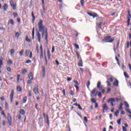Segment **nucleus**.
<instances>
[{
	"instance_id": "obj_1",
	"label": "nucleus",
	"mask_w": 131,
	"mask_h": 131,
	"mask_svg": "<svg viewBox=\"0 0 131 131\" xmlns=\"http://www.w3.org/2000/svg\"><path fill=\"white\" fill-rule=\"evenodd\" d=\"M38 30L39 32H42V37L45 36V26L43 25L42 20L40 19L38 23Z\"/></svg>"
},
{
	"instance_id": "obj_2",
	"label": "nucleus",
	"mask_w": 131,
	"mask_h": 131,
	"mask_svg": "<svg viewBox=\"0 0 131 131\" xmlns=\"http://www.w3.org/2000/svg\"><path fill=\"white\" fill-rule=\"evenodd\" d=\"M103 41L105 42H110L111 43L112 42L114 41V38H112L111 36H106L105 38L103 39Z\"/></svg>"
},
{
	"instance_id": "obj_3",
	"label": "nucleus",
	"mask_w": 131,
	"mask_h": 131,
	"mask_svg": "<svg viewBox=\"0 0 131 131\" xmlns=\"http://www.w3.org/2000/svg\"><path fill=\"white\" fill-rule=\"evenodd\" d=\"M7 120L8 122L9 125L11 126L12 125V116H11V114L9 113L7 114Z\"/></svg>"
},
{
	"instance_id": "obj_4",
	"label": "nucleus",
	"mask_w": 131,
	"mask_h": 131,
	"mask_svg": "<svg viewBox=\"0 0 131 131\" xmlns=\"http://www.w3.org/2000/svg\"><path fill=\"white\" fill-rule=\"evenodd\" d=\"M42 5L43 11L41 10V15L42 16H43V14L46 13V8H45V0H42Z\"/></svg>"
},
{
	"instance_id": "obj_5",
	"label": "nucleus",
	"mask_w": 131,
	"mask_h": 131,
	"mask_svg": "<svg viewBox=\"0 0 131 131\" xmlns=\"http://www.w3.org/2000/svg\"><path fill=\"white\" fill-rule=\"evenodd\" d=\"M15 93V91L14 90H12L11 92V94L10 95V103H13V100H14V94Z\"/></svg>"
},
{
	"instance_id": "obj_6",
	"label": "nucleus",
	"mask_w": 131,
	"mask_h": 131,
	"mask_svg": "<svg viewBox=\"0 0 131 131\" xmlns=\"http://www.w3.org/2000/svg\"><path fill=\"white\" fill-rule=\"evenodd\" d=\"M108 103H110L111 106H112V107H113V106H114V103H115V99L113 98H110L108 100Z\"/></svg>"
},
{
	"instance_id": "obj_7",
	"label": "nucleus",
	"mask_w": 131,
	"mask_h": 131,
	"mask_svg": "<svg viewBox=\"0 0 131 131\" xmlns=\"http://www.w3.org/2000/svg\"><path fill=\"white\" fill-rule=\"evenodd\" d=\"M88 14L90 16V17H93V18H96L98 17V14L96 13H92V12H87Z\"/></svg>"
},
{
	"instance_id": "obj_8",
	"label": "nucleus",
	"mask_w": 131,
	"mask_h": 131,
	"mask_svg": "<svg viewBox=\"0 0 131 131\" xmlns=\"http://www.w3.org/2000/svg\"><path fill=\"white\" fill-rule=\"evenodd\" d=\"M36 50L38 54V53H41V52H43V50L42 49V45H41L40 46L39 50H38V46H37V47L36 48Z\"/></svg>"
},
{
	"instance_id": "obj_9",
	"label": "nucleus",
	"mask_w": 131,
	"mask_h": 131,
	"mask_svg": "<svg viewBox=\"0 0 131 131\" xmlns=\"http://www.w3.org/2000/svg\"><path fill=\"white\" fill-rule=\"evenodd\" d=\"M97 89H99L100 91L103 90V86H102V85H101L100 81H98L97 82Z\"/></svg>"
},
{
	"instance_id": "obj_10",
	"label": "nucleus",
	"mask_w": 131,
	"mask_h": 131,
	"mask_svg": "<svg viewBox=\"0 0 131 131\" xmlns=\"http://www.w3.org/2000/svg\"><path fill=\"white\" fill-rule=\"evenodd\" d=\"M83 62H82V59H81V58H80V60L78 62V66L79 67H83Z\"/></svg>"
},
{
	"instance_id": "obj_11",
	"label": "nucleus",
	"mask_w": 131,
	"mask_h": 131,
	"mask_svg": "<svg viewBox=\"0 0 131 131\" xmlns=\"http://www.w3.org/2000/svg\"><path fill=\"white\" fill-rule=\"evenodd\" d=\"M10 6L13 7V10H15L16 8L17 7V5L14 3V1H10Z\"/></svg>"
},
{
	"instance_id": "obj_12",
	"label": "nucleus",
	"mask_w": 131,
	"mask_h": 131,
	"mask_svg": "<svg viewBox=\"0 0 131 131\" xmlns=\"http://www.w3.org/2000/svg\"><path fill=\"white\" fill-rule=\"evenodd\" d=\"M10 6L13 7V10H15L16 8L17 7V5L14 3V1H10Z\"/></svg>"
},
{
	"instance_id": "obj_13",
	"label": "nucleus",
	"mask_w": 131,
	"mask_h": 131,
	"mask_svg": "<svg viewBox=\"0 0 131 131\" xmlns=\"http://www.w3.org/2000/svg\"><path fill=\"white\" fill-rule=\"evenodd\" d=\"M3 61H4V58H3V57H1L0 58V73H2V71H1V69H2V66L3 64Z\"/></svg>"
},
{
	"instance_id": "obj_14",
	"label": "nucleus",
	"mask_w": 131,
	"mask_h": 131,
	"mask_svg": "<svg viewBox=\"0 0 131 131\" xmlns=\"http://www.w3.org/2000/svg\"><path fill=\"white\" fill-rule=\"evenodd\" d=\"M9 24H11L12 26H14V25H15V21H14L13 19H10V21L8 23V25H9Z\"/></svg>"
},
{
	"instance_id": "obj_15",
	"label": "nucleus",
	"mask_w": 131,
	"mask_h": 131,
	"mask_svg": "<svg viewBox=\"0 0 131 131\" xmlns=\"http://www.w3.org/2000/svg\"><path fill=\"white\" fill-rule=\"evenodd\" d=\"M37 39H38V41L39 42H40L41 35H40V33H39V32H37Z\"/></svg>"
},
{
	"instance_id": "obj_16",
	"label": "nucleus",
	"mask_w": 131,
	"mask_h": 131,
	"mask_svg": "<svg viewBox=\"0 0 131 131\" xmlns=\"http://www.w3.org/2000/svg\"><path fill=\"white\" fill-rule=\"evenodd\" d=\"M48 29L46 28V30H45V39H46L47 42H48Z\"/></svg>"
},
{
	"instance_id": "obj_17",
	"label": "nucleus",
	"mask_w": 131,
	"mask_h": 131,
	"mask_svg": "<svg viewBox=\"0 0 131 131\" xmlns=\"http://www.w3.org/2000/svg\"><path fill=\"white\" fill-rule=\"evenodd\" d=\"M103 113H105V111H107L108 110V106H107V104H105L103 106Z\"/></svg>"
},
{
	"instance_id": "obj_18",
	"label": "nucleus",
	"mask_w": 131,
	"mask_h": 131,
	"mask_svg": "<svg viewBox=\"0 0 131 131\" xmlns=\"http://www.w3.org/2000/svg\"><path fill=\"white\" fill-rule=\"evenodd\" d=\"M29 78L31 80H32L33 79V74H32V72H31L29 74Z\"/></svg>"
},
{
	"instance_id": "obj_19",
	"label": "nucleus",
	"mask_w": 131,
	"mask_h": 131,
	"mask_svg": "<svg viewBox=\"0 0 131 131\" xmlns=\"http://www.w3.org/2000/svg\"><path fill=\"white\" fill-rule=\"evenodd\" d=\"M96 88H94L91 92V94L93 95V97H96L97 94H96Z\"/></svg>"
},
{
	"instance_id": "obj_20",
	"label": "nucleus",
	"mask_w": 131,
	"mask_h": 131,
	"mask_svg": "<svg viewBox=\"0 0 131 131\" xmlns=\"http://www.w3.org/2000/svg\"><path fill=\"white\" fill-rule=\"evenodd\" d=\"M3 9L4 11H7V10H8V4H7V3L4 4V5L3 6Z\"/></svg>"
},
{
	"instance_id": "obj_21",
	"label": "nucleus",
	"mask_w": 131,
	"mask_h": 131,
	"mask_svg": "<svg viewBox=\"0 0 131 131\" xmlns=\"http://www.w3.org/2000/svg\"><path fill=\"white\" fill-rule=\"evenodd\" d=\"M19 113L21 115H25V111L24 109H20L19 110Z\"/></svg>"
},
{
	"instance_id": "obj_22",
	"label": "nucleus",
	"mask_w": 131,
	"mask_h": 131,
	"mask_svg": "<svg viewBox=\"0 0 131 131\" xmlns=\"http://www.w3.org/2000/svg\"><path fill=\"white\" fill-rule=\"evenodd\" d=\"M122 106H123V103H121L120 104V105H119V111H122L123 110V108L122 107Z\"/></svg>"
},
{
	"instance_id": "obj_23",
	"label": "nucleus",
	"mask_w": 131,
	"mask_h": 131,
	"mask_svg": "<svg viewBox=\"0 0 131 131\" xmlns=\"http://www.w3.org/2000/svg\"><path fill=\"white\" fill-rule=\"evenodd\" d=\"M118 80L116 79V81L113 83V85H114V86H118Z\"/></svg>"
},
{
	"instance_id": "obj_24",
	"label": "nucleus",
	"mask_w": 131,
	"mask_h": 131,
	"mask_svg": "<svg viewBox=\"0 0 131 131\" xmlns=\"http://www.w3.org/2000/svg\"><path fill=\"white\" fill-rule=\"evenodd\" d=\"M20 35H21L20 33H19L18 32L15 33V36L16 38H17V39L19 38V36H20Z\"/></svg>"
},
{
	"instance_id": "obj_25",
	"label": "nucleus",
	"mask_w": 131,
	"mask_h": 131,
	"mask_svg": "<svg viewBox=\"0 0 131 131\" xmlns=\"http://www.w3.org/2000/svg\"><path fill=\"white\" fill-rule=\"evenodd\" d=\"M32 17L33 18L32 22V23H34V21H35V16L33 14V12H32Z\"/></svg>"
},
{
	"instance_id": "obj_26",
	"label": "nucleus",
	"mask_w": 131,
	"mask_h": 131,
	"mask_svg": "<svg viewBox=\"0 0 131 131\" xmlns=\"http://www.w3.org/2000/svg\"><path fill=\"white\" fill-rule=\"evenodd\" d=\"M30 52V51H29V50H26L25 53V55L26 57H28L29 56Z\"/></svg>"
},
{
	"instance_id": "obj_27",
	"label": "nucleus",
	"mask_w": 131,
	"mask_h": 131,
	"mask_svg": "<svg viewBox=\"0 0 131 131\" xmlns=\"http://www.w3.org/2000/svg\"><path fill=\"white\" fill-rule=\"evenodd\" d=\"M34 92L35 93V95H37V94H38V89H37V88H35L34 89Z\"/></svg>"
},
{
	"instance_id": "obj_28",
	"label": "nucleus",
	"mask_w": 131,
	"mask_h": 131,
	"mask_svg": "<svg viewBox=\"0 0 131 131\" xmlns=\"http://www.w3.org/2000/svg\"><path fill=\"white\" fill-rule=\"evenodd\" d=\"M22 74L25 75L26 73H27V69H25L21 71Z\"/></svg>"
},
{
	"instance_id": "obj_29",
	"label": "nucleus",
	"mask_w": 131,
	"mask_h": 131,
	"mask_svg": "<svg viewBox=\"0 0 131 131\" xmlns=\"http://www.w3.org/2000/svg\"><path fill=\"white\" fill-rule=\"evenodd\" d=\"M124 76L125 78H129V75H128V74H127L125 72H124Z\"/></svg>"
},
{
	"instance_id": "obj_30",
	"label": "nucleus",
	"mask_w": 131,
	"mask_h": 131,
	"mask_svg": "<svg viewBox=\"0 0 131 131\" xmlns=\"http://www.w3.org/2000/svg\"><path fill=\"white\" fill-rule=\"evenodd\" d=\"M39 53H40V60H41V59L43 58V51L41 52H39Z\"/></svg>"
},
{
	"instance_id": "obj_31",
	"label": "nucleus",
	"mask_w": 131,
	"mask_h": 131,
	"mask_svg": "<svg viewBox=\"0 0 131 131\" xmlns=\"http://www.w3.org/2000/svg\"><path fill=\"white\" fill-rule=\"evenodd\" d=\"M17 92H22V88H21L20 86H17Z\"/></svg>"
},
{
	"instance_id": "obj_32",
	"label": "nucleus",
	"mask_w": 131,
	"mask_h": 131,
	"mask_svg": "<svg viewBox=\"0 0 131 131\" xmlns=\"http://www.w3.org/2000/svg\"><path fill=\"white\" fill-rule=\"evenodd\" d=\"M7 64L8 65H12L13 64V61H12L11 59H9L7 61Z\"/></svg>"
},
{
	"instance_id": "obj_33",
	"label": "nucleus",
	"mask_w": 131,
	"mask_h": 131,
	"mask_svg": "<svg viewBox=\"0 0 131 131\" xmlns=\"http://www.w3.org/2000/svg\"><path fill=\"white\" fill-rule=\"evenodd\" d=\"M27 101V97L25 96L23 98V103H26Z\"/></svg>"
},
{
	"instance_id": "obj_34",
	"label": "nucleus",
	"mask_w": 131,
	"mask_h": 131,
	"mask_svg": "<svg viewBox=\"0 0 131 131\" xmlns=\"http://www.w3.org/2000/svg\"><path fill=\"white\" fill-rule=\"evenodd\" d=\"M32 39H34V27L32 29Z\"/></svg>"
},
{
	"instance_id": "obj_35",
	"label": "nucleus",
	"mask_w": 131,
	"mask_h": 131,
	"mask_svg": "<svg viewBox=\"0 0 131 131\" xmlns=\"http://www.w3.org/2000/svg\"><path fill=\"white\" fill-rule=\"evenodd\" d=\"M14 53H15V50L14 49H12L10 50V55H14Z\"/></svg>"
},
{
	"instance_id": "obj_36",
	"label": "nucleus",
	"mask_w": 131,
	"mask_h": 131,
	"mask_svg": "<svg viewBox=\"0 0 131 131\" xmlns=\"http://www.w3.org/2000/svg\"><path fill=\"white\" fill-rule=\"evenodd\" d=\"M1 115H3L4 118H6V114H5V112L4 111H2Z\"/></svg>"
},
{
	"instance_id": "obj_37",
	"label": "nucleus",
	"mask_w": 131,
	"mask_h": 131,
	"mask_svg": "<svg viewBox=\"0 0 131 131\" xmlns=\"http://www.w3.org/2000/svg\"><path fill=\"white\" fill-rule=\"evenodd\" d=\"M117 123H118V124H119V125H120L121 124V118L118 120L117 121Z\"/></svg>"
},
{
	"instance_id": "obj_38",
	"label": "nucleus",
	"mask_w": 131,
	"mask_h": 131,
	"mask_svg": "<svg viewBox=\"0 0 131 131\" xmlns=\"http://www.w3.org/2000/svg\"><path fill=\"white\" fill-rule=\"evenodd\" d=\"M127 13H128V15L127 16V18H129V19H130L131 18L130 11H128Z\"/></svg>"
},
{
	"instance_id": "obj_39",
	"label": "nucleus",
	"mask_w": 131,
	"mask_h": 131,
	"mask_svg": "<svg viewBox=\"0 0 131 131\" xmlns=\"http://www.w3.org/2000/svg\"><path fill=\"white\" fill-rule=\"evenodd\" d=\"M75 53L77 55L78 59H79V58H80V54H79V53H78L77 51H76Z\"/></svg>"
},
{
	"instance_id": "obj_40",
	"label": "nucleus",
	"mask_w": 131,
	"mask_h": 131,
	"mask_svg": "<svg viewBox=\"0 0 131 131\" xmlns=\"http://www.w3.org/2000/svg\"><path fill=\"white\" fill-rule=\"evenodd\" d=\"M80 4L81 5V7H83L84 5V0H80Z\"/></svg>"
},
{
	"instance_id": "obj_41",
	"label": "nucleus",
	"mask_w": 131,
	"mask_h": 131,
	"mask_svg": "<svg viewBox=\"0 0 131 131\" xmlns=\"http://www.w3.org/2000/svg\"><path fill=\"white\" fill-rule=\"evenodd\" d=\"M26 41H28V42H30L31 41V40L28 38V36H27L26 38Z\"/></svg>"
},
{
	"instance_id": "obj_42",
	"label": "nucleus",
	"mask_w": 131,
	"mask_h": 131,
	"mask_svg": "<svg viewBox=\"0 0 131 131\" xmlns=\"http://www.w3.org/2000/svg\"><path fill=\"white\" fill-rule=\"evenodd\" d=\"M74 46H75V48L76 49H77V50H79V46H78V45H77V44H74Z\"/></svg>"
},
{
	"instance_id": "obj_43",
	"label": "nucleus",
	"mask_w": 131,
	"mask_h": 131,
	"mask_svg": "<svg viewBox=\"0 0 131 131\" xmlns=\"http://www.w3.org/2000/svg\"><path fill=\"white\" fill-rule=\"evenodd\" d=\"M124 104H125V107H126L127 108H129V105H128V103H127L126 101H125Z\"/></svg>"
},
{
	"instance_id": "obj_44",
	"label": "nucleus",
	"mask_w": 131,
	"mask_h": 131,
	"mask_svg": "<svg viewBox=\"0 0 131 131\" xmlns=\"http://www.w3.org/2000/svg\"><path fill=\"white\" fill-rule=\"evenodd\" d=\"M119 114V111H116V112H115V116H118V114Z\"/></svg>"
},
{
	"instance_id": "obj_45",
	"label": "nucleus",
	"mask_w": 131,
	"mask_h": 131,
	"mask_svg": "<svg viewBox=\"0 0 131 131\" xmlns=\"http://www.w3.org/2000/svg\"><path fill=\"white\" fill-rule=\"evenodd\" d=\"M130 18H129V17L128 18H127V26H129V24H130Z\"/></svg>"
},
{
	"instance_id": "obj_46",
	"label": "nucleus",
	"mask_w": 131,
	"mask_h": 131,
	"mask_svg": "<svg viewBox=\"0 0 131 131\" xmlns=\"http://www.w3.org/2000/svg\"><path fill=\"white\" fill-rule=\"evenodd\" d=\"M102 24L103 23L101 22L98 25V28H102Z\"/></svg>"
},
{
	"instance_id": "obj_47",
	"label": "nucleus",
	"mask_w": 131,
	"mask_h": 131,
	"mask_svg": "<svg viewBox=\"0 0 131 131\" xmlns=\"http://www.w3.org/2000/svg\"><path fill=\"white\" fill-rule=\"evenodd\" d=\"M73 82H74V83H75L76 85H79V84L78 83V82L77 80H74Z\"/></svg>"
},
{
	"instance_id": "obj_48",
	"label": "nucleus",
	"mask_w": 131,
	"mask_h": 131,
	"mask_svg": "<svg viewBox=\"0 0 131 131\" xmlns=\"http://www.w3.org/2000/svg\"><path fill=\"white\" fill-rule=\"evenodd\" d=\"M70 94L71 95V96H74V91L71 90L70 91Z\"/></svg>"
},
{
	"instance_id": "obj_49",
	"label": "nucleus",
	"mask_w": 131,
	"mask_h": 131,
	"mask_svg": "<svg viewBox=\"0 0 131 131\" xmlns=\"http://www.w3.org/2000/svg\"><path fill=\"white\" fill-rule=\"evenodd\" d=\"M48 57L49 60H51V53L50 52H48Z\"/></svg>"
},
{
	"instance_id": "obj_50",
	"label": "nucleus",
	"mask_w": 131,
	"mask_h": 131,
	"mask_svg": "<svg viewBox=\"0 0 131 131\" xmlns=\"http://www.w3.org/2000/svg\"><path fill=\"white\" fill-rule=\"evenodd\" d=\"M9 108V104H8V102H5V108L8 109Z\"/></svg>"
},
{
	"instance_id": "obj_51",
	"label": "nucleus",
	"mask_w": 131,
	"mask_h": 131,
	"mask_svg": "<svg viewBox=\"0 0 131 131\" xmlns=\"http://www.w3.org/2000/svg\"><path fill=\"white\" fill-rule=\"evenodd\" d=\"M90 84H91V82L89 81L88 82V83L86 84L88 89H90Z\"/></svg>"
},
{
	"instance_id": "obj_52",
	"label": "nucleus",
	"mask_w": 131,
	"mask_h": 131,
	"mask_svg": "<svg viewBox=\"0 0 131 131\" xmlns=\"http://www.w3.org/2000/svg\"><path fill=\"white\" fill-rule=\"evenodd\" d=\"M20 80V75L18 74L17 75V81L19 82V80Z\"/></svg>"
},
{
	"instance_id": "obj_53",
	"label": "nucleus",
	"mask_w": 131,
	"mask_h": 131,
	"mask_svg": "<svg viewBox=\"0 0 131 131\" xmlns=\"http://www.w3.org/2000/svg\"><path fill=\"white\" fill-rule=\"evenodd\" d=\"M106 83L108 86H111V83L109 81H106Z\"/></svg>"
},
{
	"instance_id": "obj_54",
	"label": "nucleus",
	"mask_w": 131,
	"mask_h": 131,
	"mask_svg": "<svg viewBox=\"0 0 131 131\" xmlns=\"http://www.w3.org/2000/svg\"><path fill=\"white\" fill-rule=\"evenodd\" d=\"M31 63V61L30 60V59L27 60L26 61V64H30Z\"/></svg>"
},
{
	"instance_id": "obj_55",
	"label": "nucleus",
	"mask_w": 131,
	"mask_h": 131,
	"mask_svg": "<svg viewBox=\"0 0 131 131\" xmlns=\"http://www.w3.org/2000/svg\"><path fill=\"white\" fill-rule=\"evenodd\" d=\"M13 16L14 17H18V13L17 12L13 13Z\"/></svg>"
},
{
	"instance_id": "obj_56",
	"label": "nucleus",
	"mask_w": 131,
	"mask_h": 131,
	"mask_svg": "<svg viewBox=\"0 0 131 131\" xmlns=\"http://www.w3.org/2000/svg\"><path fill=\"white\" fill-rule=\"evenodd\" d=\"M0 99L2 102H5V97L4 96L1 97Z\"/></svg>"
},
{
	"instance_id": "obj_57",
	"label": "nucleus",
	"mask_w": 131,
	"mask_h": 131,
	"mask_svg": "<svg viewBox=\"0 0 131 131\" xmlns=\"http://www.w3.org/2000/svg\"><path fill=\"white\" fill-rule=\"evenodd\" d=\"M91 101L93 102V103H96V100L95 99V98H92L91 99Z\"/></svg>"
},
{
	"instance_id": "obj_58",
	"label": "nucleus",
	"mask_w": 131,
	"mask_h": 131,
	"mask_svg": "<svg viewBox=\"0 0 131 131\" xmlns=\"http://www.w3.org/2000/svg\"><path fill=\"white\" fill-rule=\"evenodd\" d=\"M23 52H24L23 50H22L21 51L19 52V54L20 56H23Z\"/></svg>"
},
{
	"instance_id": "obj_59",
	"label": "nucleus",
	"mask_w": 131,
	"mask_h": 131,
	"mask_svg": "<svg viewBox=\"0 0 131 131\" xmlns=\"http://www.w3.org/2000/svg\"><path fill=\"white\" fill-rule=\"evenodd\" d=\"M7 71H8V72H11V71H12V70H11V68H10V67H7Z\"/></svg>"
},
{
	"instance_id": "obj_60",
	"label": "nucleus",
	"mask_w": 131,
	"mask_h": 131,
	"mask_svg": "<svg viewBox=\"0 0 131 131\" xmlns=\"http://www.w3.org/2000/svg\"><path fill=\"white\" fill-rule=\"evenodd\" d=\"M28 84H31L32 83V81H31V80H28Z\"/></svg>"
},
{
	"instance_id": "obj_61",
	"label": "nucleus",
	"mask_w": 131,
	"mask_h": 131,
	"mask_svg": "<svg viewBox=\"0 0 131 131\" xmlns=\"http://www.w3.org/2000/svg\"><path fill=\"white\" fill-rule=\"evenodd\" d=\"M77 107H78L79 110H82V107H81V106H80V104H78Z\"/></svg>"
},
{
	"instance_id": "obj_62",
	"label": "nucleus",
	"mask_w": 131,
	"mask_h": 131,
	"mask_svg": "<svg viewBox=\"0 0 131 131\" xmlns=\"http://www.w3.org/2000/svg\"><path fill=\"white\" fill-rule=\"evenodd\" d=\"M17 116H18V119L19 120H20V119H21V115L20 114H19L17 115Z\"/></svg>"
},
{
	"instance_id": "obj_63",
	"label": "nucleus",
	"mask_w": 131,
	"mask_h": 131,
	"mask_svg": "<svg viewBox=\"0 0 131 131\" xmlns=\"http://www.w3.org/2000/svg\"><path fill=\"white\" fill-rule=\"evenodd\" d=\"M122 129H123V131H127V129H126V128L124 126H122Z\"/></svg>"
},
{
	"instance_id": "obj_64",
	"label": "nucleus",
	"mask_w": 131,
	"mask_h": 131,
	"mask_svg": "<svg viewBox=\"0 0 131 131\" xmlns=\"http://www.w3.org/2000/svg\"><path fill=\"white\" fill-rule=\"evenodd\" d=\"M39 121H40V122H42V117H40L39 118Z\"/></svg>"
}]
</instances>
